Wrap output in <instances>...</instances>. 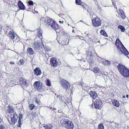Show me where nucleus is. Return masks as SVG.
<instances>
[{
	"label": "nucleus",
	"mask_w": 129,
	"mask_h": 129,
	"mask_svg": "<svg viewBox=\"0 0 129 129\" xmlns=\"http://www.w3.org/2000/svg\"><path fill=\"white\" fill-rule=\"evenodd\" d=\"M89 94L94 99H95L98 97L96 93L94 91H91L89 92Z\"/></svg>",
	"instance_id": "nucleus-22"
},
{
	"label": "nucleus",
	"mask_w": 129,
	"mask_h": 129,
	"mask_svg": "<svg viewBox=\"0 0 129 129\" xmlns=\"http://www.w3.org/2000/svg\"><path fill=\"white\" fill-rule=\"evenodd\" d=\"M50 26H51V27L55 30L58 29L59 28L58 25L57 24L56 22L54 21Z\"/></svg>",
	"instance_id": "nucleus-17"
},
{
	"label": "nucleus",
	"mask_w": 129,
	"mask_h": 129,
	"mask_svg": "<svg viewBox=\"0 0 129 129\" xmlns=\"http://www.w3.org/2000/svg\"><path fill=\"white\" fill-rule=\"evenodd\" d=\"M27 51L28 53L30 55H33L34 53V51L33 49L31 48H28Z\"/></svg>",
	"instance_id": "nucleus-26"
},
{
	"label": "nucleus",
	"mask_w": 129,
	"mask_h": 129,
	"mask_svg": "<svg viewBox=\"0 0 129 129\" xmlns=\"http://www.w3.org/2000/svg\"><path fill=\"white\" fill-rule=\"evenodd\" d=\"M95 107L96 109H101L102 107V102L100 99H97L94 103Z\"/></svg>",
	"instance_id": "nucleus-10"
},
{
	"label": "nucleus",
	"mask_w": 129,
	"mask_h": 129,
	"mask_svg": "<svg viewBox=\"0 0 129 129\" xmlns=\"http://www.w3.org/2000/svg\"><path fill=\"white\" fill-rule=\"evenodd\" d=\"M57 35L58 36L56 38L57 41L59 39H62L67 37V34L64 31L62 30H60L57 34Z\"/></svg>",
	"instance_id": "nucleus-8"
},
{
	"label": "nucleus",
	"mask_w": 129,
	"mask_h": 129,
	"mask_svg": "<svg viewBox=\"0 0 129 129\" xmlns=\"http://www.w3.org/2000/svg\"><path fill=\"white\" fill-rule=\"evenodd\" d=\"M116 1H117V0H116Z\"/></svg>",
	"instance_id": "nucleus-60"
},
{
	"label": "nucleus",
	"mask_w": 129,
	"mask_h": 129,
	"mask_svg": "<svg viewBox=\"0 0 129 129\" xmlns=\"http://www.w3.org/2000/svg\"><path fill=\"white\" fill-rule=\"evenodd\" d=\"M112 4L114 6V7H115V6H116V4H115V1H116V0H112Z\"/></svg>",
	"instance_id": "nucleus-42"
},
{
	"label": "nucleus",
	"mask_w": 129,
	"mask_h": 129,
	"mask_svg": "<svg viewBox=\"0 0 129 129\" xmlns=\"http://www.w3.org/2000/svg\"><path fill=\"white\" fill-rule=\"evenodd\" d=\"M59 22L60 23H63V21H59Z\"/></svg>",
	"instance_id": "nucleus-49"
},
{
	"label": "nucleus",
	"mask_w": 129,
	"mask_h": 129,
	"mask_svg": "<svg viewBox=\"0 0 129 129\" xmlns=\"http://www.w3.org/2000/svg\"><path fill=\"white\" fill-rule=\"evenodd\" d=\"M100 34L101 35L105 37H107L108 35L106 34V31L103 30H102L100 32Z\"/></svg>",
	"instance_id": "nucleus-29"
},
{
	"label": "nucleus",
	"mask_w": 129,
	"mask_h": 129,
	"mask_svg": "<svg viewBox=\"0 0 129 129\" xmlns=\"http://www.w3.org/2000/svg\"><path fill=\"white\" fill-rule=\"evenodd\" d=\"M93 71L95 73H97L99 72L100 70L98 68L94 67L93 68Z\"/></svg>",
	"instance_id": "nucleus-33"
},
{
	"label": "nucleus",
	"mask_w": 129,
	"mask_h": 129,
	"mask_svg": "<svg viewBox=\"0 0 129 129\" xmlns=\"http://www.w3.org/2000/svg\"><path fill=\"white\" fill-rule=\"evenodd\" d=\"M81 6L82 7L84 10H86L88 12H90V10L91 9L87 4L83 3Z\"/></svg>",
	"instance_id": "nucleus-15"
},
{
	"label": "nucleus",
	"mask_w": 129,
	"mask_h": 129,
	"mask_svg": "<svg viewBox=\"0 0 129 129\" xmlns=\"http://www.w3.org/2000/svg\"><path fill=\"white\" fill-rule=\"evenodd\" d=\"M11 4L12 5L15 4L16 3V0H11Z\"/></svg>",
	"instance_id": "nucleus-40"
},
{
	"label": "nucleus",
	"mask_w": 129,
	"mask_h": 129,
	"mask_svg": "<svg viewBox=\"0 0 129 129\" xmlns=\"http://www.w3.org/2000/svg\"><path fill=\"white\" fill-rule=\"evenodd\" d=\"M79 85H80L82 87V88H85V87H87V85L86 84L82 82H81L79 83Z\"/></svg>",
	"instance_id": "nucleus-30"
},
{
	"label": "nucleus",
	"mask_w": 129,
	"mask_h": 129,
	"mask_svg": "<svg viewBox=\"0 0 129 129\" xmlns=\"http://www.w3.org/2000/svg\"><path fill=\"white\" fill-rule=\"evenodd\" d=\"M118 28L120 29L121 31L122 32H123L125 30V28L122 25H120L118 26Z\"/></svg>",
	"instance_id": "nucleus-31"
},
{
	"label": "nucleus",
	"mask_w": 129,
	"mask_h": 129,
	"mask_svg": "<svg viewBox=\"0 0 129 129\" xmlns=\"http://www.w3.org/2000/svg\"><path fill=\"white\" fill-rule=\"evenodd\" d=\"M118 14L122 19H125L126 16L123 11L121 10H119Z\"/></svg>",
	"instance_id": "nucleus-18"
},
{
	"label": "nucleus",
	"mask_w": 129,
	"mask_h": 129,
	"mask_svg": "<svg viewBox=\"0 0 129 129\" xmlns=\"http://www.w3.org/2000/svg\"><path fill=\"white\" fill-rule=\"evenodd\" d=\"M55 95L57 96H58V94H57L56 93H55Z\"/></svg>",
	"instance_id": "nucleus-54"
},
{
	"label": "nucleus",
	"mask_w": 129,
	"mask_h": 129,
	"mask_svg": "<svg viewBox=\"0 0 129 129\" xmlns=\"http://www.w3.org/2000/svg\"><path fill=\"white\" fill-rule=\"evenodd\" d=\"M87 56H95L96 53L95 52L92 53L89 50H87L86 53Z\"/></svg>",
	"instance_id": "nucleus-23"
},
{
	"label": "nucleus",
	"mask_w": 129,
	"mask_h": 129,
	"mask_svg": "<svg viewBox=\"0 0 129 129\" xmlns=\"http://www.w3.org/2000/svg\"><path fill=\"white\" fill-rule=\"evenodd\" d=\"M35 106L33 104H30L29 106V108L31 110L32 109L35 107Z\"/></svg>",
	"instance_id": "nucleus-36"
},
{
	"label": "nucleus",
	"mask_w": 129,
	"mask_h": 129,
	"mask_svg": "<svg viewBox=\"0 0 129 129\" xmlns=\"http://www.w3.org/2000/svg\"><path fill=\"white\" fill-rule=\"evenodd\" d=\"M18 116L16 112L11 114L10 116H9L8 117V120L10 123L11 125H14L17 121Z\"/></svg>",
	"instance_id": "nucleus-4"
},
{
	"label": "nucleus",
	"mask_w": 129,
	"mask_h": 129,
	"mask_svg": "<svg viewBox=\"0 0 129 129\" xmlns=\"http://www.w3.org/2000/svg\"><path fill=\"white\" fill-rule=\"evenodd\" d=\"M28 3L30 5H32L33 4V2L31 1H28Z\"/></svg>",
	"instance_id": "nucleus-41"
},
{
	"label": "nucleus",
	"mask_w": 129,
	"mask_h": 129,
	"mask_svg": "<svg viewBox=\"0 0 129 129\" xmlns=\"http://www.w3.org/2000/svg\"><path fill=\"white\" fill-rule=\"evenodd\" d=\"M123 97L124 98H125V95H123Z\"/></svg>",
	"instance_id": "nucleus-52"
},
{
	"label": "nucleus",
	"mask_w": 129,
	"mask_h": 129,
	"mask_svg": "<svg viewBox=\"0 0 129 129\" xmlns=\"http://www.w3.org/2000/svg\"><path fill=\"white\" fill-rule=\"evenodd\" d=\"M4 1H5V0H3Z\"/></svg>",
	"instance_id": "nucleus-58"
},
{
	"label": "nucleus",
	"mask_w": 129,
	"mask_h": 129,
	"mask_svg": "<svg viewBox=\"0 0 129 129\" xmlns=\"http://www.w3.org/2000/svg\"><path fill=\"white\" fill-rule=\"evenodd\" d=\"M128 95H126V97L127 98H128Z\"/></svg>",
	"instance_id": "nucleus-51"
},
{
	"label": "nucleus",
	"mask_w": 129,
	"mask_h": 129,
	"mask_svg": "<svg viewBox=\"0 0 129 129\" xmlns=\"http://www.w3.org/2000/svg\"><path fill=\"white\" fill-rule=\"evenodd\" d=\"M62 88H65L67 90L69 88L70 86L69 83L66 80H63L62 81Z\"/></svg>",
	"instance_id": "nucleus-13"
},
{
	"label": "nucleus",
	"mask_w": 129,
	"mask_h": 129,
	"mask_svg": "<svg viewBox=\"0 0 129 129\" xmlns=\"http://www.w3.org/2000/svg\"><path fill=\"white\" fill-rule=\"evenodd\" d=\"M46 84L48 86H50L51 85L50 81L48 79L46 80Z\"/></svg>",
	"instance_id": "nucleus-37"
},
{
	"label": "nucleus",
	"mask_w": 129,
	"mask_h": 129,
	"mask_svg": "<svg viewBox=\"0 0 129 129\" xmlns=\"http://www.w3.org/2000/svg\"><path fill=\"white\" fill-rule=\"evenodd\" d=\"M106 61H107V60L103 59L102 62L103 63H104L105 64H106Z\"/></svg>",
	"instance_id": "nucleus-44"
},
{
	"label": "nucleus",
	"mask_w": 129,
	"mask_h": 129,
	"mask_svg": "<svg viewBox=\"0 0 129 129\" xmlns=\"http://www.w3.org/2000/svg\"><path fill=\"white\" fill-rule=\"evenodd\" d=\"M59 110H58V112H59V113H60V112H59Z\"/></svg>",
	"instance_id": "nucleus-56"
},
{
	"label": "nucleus",
	"mask_w": 129,
	"mask_h": 129,
	"mask_svg": "<svg viewBox=\"0 0 129 129\" xmlns=\"http://www.w3.org/2000/svg\"><path fill=\"white\" fill-rule=\"evenodd\" d=\"M25 62V59L23 58L20 60L19 62L20 63V65H22Z\"/></svg>",
	"instance_id": "nucleus-34"
},
{
	"label": "nucleus",
	"mask_w": 129,
	"mask_h": 129,
	"mask_svg": "<svg viewBox=\"0 0 129 129\" xmlns=\"http://www.w3.org/2000/svg\"><path fill=\"white\" fill-rule=\"evenodd\" d=\"M62 119L60 121V123L63 127L67 129H73L74 127L73 123L69 120L65 118L64 117H61Z\"/></svg>",
	"instance_id": "nucleus-1"
},
{
	"label": "nucleus",
	"mask_w": 129,
	"mask_h": 129,
	"mask_svg": "<svg viewBox=\"0 0 129 129\" xmlns=\"http://www.w3.org/2000/svg\"><path fill=\"white\" fill-rule=\"evenodd\" d=\"M91 65H92V64H90V66H91V67H92V66H91Z\"/></svg>",
	"instance_id": "nucleus-55"
},
{
	"label": "nucleus",
	"mask_w": 129,
	"mask_h": 129,
	"mask_svg": "<svg viewBox=\"0 0 129 129\" xmlns=\"http://www.w3.org/2000/svg\"><path fill=\"white\" fill-rule=\"evenodd\" d=\"M67 37L62 39H59L58 40V43L62 45L67 44L69 43V40L67 39Z\"/></svg>",
	"instance_id": "nucleus-12"
},
{
	"label": "nucleus",
	"mask_w": 129,
	"mask_h": 129,
	"mask_svg": "<svg viewBox=\"0 0 129 129\" xmlns=\"http://www.w3.org/2000/svg\"><path fill=\"white\" fill-rule=\"evenodd\" d=\"M8 36L9 38L12 40L14 39L16 37L15 33L14 31L12 30H10L9 31V33L8 34Z\"/></svg>",
	"instance_id": "nucleus-16"
},
{
	"label": "nucleus",
	"mask_w": 129,
	"mask_h": 129,
	"mask_svg": "<svg viewBox=\"0 0 129 129\" xmlns=\"http://www.w3.org/2000/svg\"><path fill=\"white\" fill-rule=\"evenodd\" d=\"M75 3L77 5H81L83 2L81 0H76Z\"/></svg>",
	"instance_id": "nucleus-32"
},
{
	"label": "nucleus",
	"mask_w": 129,
	"mask_h": 129,
	"mask_svg": "<svg viewBox=\"0 0 129 129\" xmlns=\"http://www.w3.org/2000/svg\"><path fill=\"white\" fill-rule=\"evenodd\" d=\"M35 101H36V102L37 104H39V102L38 100H37V98L36 99Z\"/></svg>",
	"instance_id": "nucleus-46"
},
{
	"label": "nucleus",
	"mask_w": 129,
	"mask_h": 129,
	"mask_svg": "<svg viewBox=\"0 0 129 129\" xmlns=\"http://www.w3.org/2000/svg\"><path fill=\"white\" fill-rule=\"evenodd\" d=\"M23 116V115L21 114H19V119H21Z\"/></svg>",
	"instance_id": "nucleus-45"
},
{
	"label": "nucleus",
	"mask_w": 129,
	"mask_h": 129,
	"mask_svg": "<svg viewBox=\"0 0 129 129\" xmlns=\"http://www.w3.org/2000/svg\"><path fill=\"white\" fill-rule=\"evenodd\" d=\"M92 23L93 26L98 27L102 24V20L97 16L94 17L92 20Z\"/></svg>",
	"instance_id": "nucleus-6"
},
{
	"label": "nucleus",
	"mask_w": 129,
	"mask_h": 129,
	"mask_svg": "<svg viewBox=\"0 0 129 129\" xmlns=\"http://www.w3.org/2000/svg\"><path fill=\"white\" fill-rule=\"evenodd\" d=\"M19 83L23 88H24L28 85V84L26 81V80L22 78L19 79Z\"/></svg>",
	"instance_id": "nucleus-9"
},
{
	"label": "nucleus",
	"mask_w": 129,
	"mask_h": 129,
	"mask_svg": "<svg viewBox=\"0 0 129 129\" xmlns=\"http://www.w3.org/2000/svg\"><path fill=\"white\" fill-rule=\"evenodd\" d=\"M99 129H104V127L102 123H100L98 125Z\"/></svg>",
	"instance_id": "nucleus-35"
},
{
	"label": "nucleus",
	"mask_w": 129,
	"mask_h": 129,
	"mask_svg": "<svg viewBox=\"0 0 129 129\" xmlns=\"http://www.w3.org/2000/svg\"><path fill=\"white\" fill-rule=\"evenodd\" d=\"M115 44L117 48L119 49L122 53L125 56H127L129 53L119 39L118 38L116 39Z\"/></svg>",
	"instance_id": "nucleus-3"
},
{
	"label": "nucleus",
	"mask_w": 129,
	"mask_h": 129,
	"mask_svg": "<svg viewBox=\"0 0 129 129\" xmlns=\"http://www.w3.org/2000/svg\"><path fill=\"white\" fill-rule=\"evenodd\" d=\"M10 63L11 64H14V62L11 61L10 62Z\"/></svg>",
	"instance_id": "nucleus-48"
},
{
	"label": "nucleus",
	"mask_w": 129,
	"mask_h": 129,
	"mask_svg": "<svg viewBox=\"0 0 129 129\" xmlns=\"http://www.w3.org/2000/svg\"><path fill=\"white\" fill-rule=\"evenodd\" d=\"M128 58L129 59V57H128Z\"/></svg>",
	"instance_id": "nucleus-59"
},
{
	"label": "nucleus",
	"mask_w": 129,
	"mask_h": 129,
	"mask_svg": "<svg viewBox=\"0 0 129 129\" xmlns=\"http://www.w3.org/2000/svg\"><path fill=\"white\" fill-rule=\"evenodd\" d=\"M42 45L41 42L38 41L34 43L33 47L35 50H39L40 49Z\"/></svg>",
	"instance_id": "nucleus-14"
},
{
	"label": "nucleus",
	"mask_w": 129,
	"mask_h": 129,
	"mask_svg": "<svg viewBox=\"0 0 129 129\" xmlns=\"http://www.w3.org/2000/svg\"><path fill=\"white\" fill-rule=\"evenodd\" d=\"M52 110L54 112H55V111H56V108H54L52 109Z\"/></svg>",
	"instance_id": "nucleus-47"
},
{
	"label": "nucleus",
	"mask_w": 129,
	"mask_h": 129,
	"mask_svg": "<svg viewBox=\"0 0 129 129\" xmlns=\"http://www.w3.org/2000/svg\"><path fill=\"white\" fill-rule=\"evenodd\" d=\"M53 127V125L51 124H46L43 126V127H44L45 129H51Z\"/></svg>",
	"instance_id": "nucleus-27"
},
{
	"label": "nucleus",
	"mask_w": 129,
	"mask_h": 129,
	"mask_svg": "<svg viewBox=\"0 0 129 129\" xmlns=\"http://www.w3.org/2000/svg\"><path fill=\"white\" fill-rule=\"evenodd\" d=\"M113 105L117 107H119V102L117 100H114L112 102Z\"/></svg>",
	"instance_id": "nucleus-25"
},
{
	"label": "nucleus",
	"mask_w": 129,
	"mask_h": 129,
	"mask_svg": "<svg viewBox=\"0 0 129 129\" xmlns=\"http://www.w3.org/2000/svg\"><path fill=\"white\" fill-rule=\"evenodd\" d=\"M48 56H50L49 55H48Z\"/></svg>",
	"instance_id": "nucleus-57"
},
{
	"label": "nucleus",
	"mask_w": 129,
	"mask_h": 129,
	"mask_svg": "<svg viewBox=\"0 0 129 129\" xmlns=\"http://www.w3.org/2000/svg\"><path fill=\"white\" fill-rule=\"evenodd\" d=\"M50 64L51 66L53 67H55L57 65L58 61L55 57H52L50 60Z\"/></svg>",
	"instance_id": "nucleus-11"
},
{
	"label": "nucleus",
	"mask_w": 129,
	"mask_h": 129,
	"mask_svg": "<svg viewBox=\"0 0 129 129\" xmlns=\"http://www.w3.org/2000/svg\"><path fill=\"white\" fill-rule=\"evenodd\" d=\"M7 112L8 113L12 114L15 112H14V109L13 107L12 106H9L7 107Z\"/></svg>",
	"instance_id": "nucleus-20"
},
{
	"label": "nucleus",
	"mask_w": 129,
	"mask_h": 129,
	"mask_svg": "<svg viewBox=\"0 0 129 129\" xmlns=\"http://www.w3.org/2000/svg\"><path fill=\"white\" fill-rule=\"evenodd\" d=\"M91 35H86L85 36V41L87 42L89 41H90V39H91Z\"/></svg>",
	"instance_id": "nucleus-28"
},
{
	"label": "nucleus",
	"mask_w": 129,
	"mask_h": 129,
	"mask_svg": "<svg viewBox=\"0 0 129 129\" xmlns=\"http://www.w3.org/2000/svg\"><path fill=\"white\" fill-rule=\"evenodd\" d=\"M38 31L37 35V36L40 38H42V31L40 28L38 29Z\"/></svg>",
	"instance_id": "nucleus-24"
},
{
	"label": "nucleus",
	"mask_w": 129,
	"mask_h": 129,
	"mask_svg": "<svg viewBox=\"0 0 129 129\" xmlns=\"http://www.w3.org/2000/svg\"><path fill=\"white\" fill-rule=\"evenodd\" d=\"M18 123L19 124V125H18V127H20V125L21 124V119H19Z\"/></svg>",
	"instance_id": "nucleus-39"
},
{
	"label": "nucleus",
	"mask_w": 129,
	"mask_h": 129,
	"mask_svg": "<svg viewBox=\"0 0 129 129\" xmlns=\"http://www.w3.org/2000/svg\"><path fill=\"white\" fill-rule=\"evenodd\" d=\"M118 70L121 74L126 78H129V70L124 65L119 63L117 66Z\"/></svg>",
	"instance_id": "nucleus-2"
},
{
	"label": "nucleus",
	"mask_w": 129,
	"mask_h": 129,
	"mask_svg": "<svg viewBox=\"0 0 129 129\" xmlns=\"http://www.w3.org/2000/svg\"><path fill=\"white\" fill-rule=\"evenodd\" d=\"M0 129H6V128L3 124L0 125Z\"/></svg>",
	"instance_id": "nucleus-38"
},
{
	"label": "nucleus",
	"mask_w": 129,
	"mask_h": 129,
	"mask_svg": "<svg viewBox=\"0 0 129 129\" xmlns=\"http://www.w3.org/2000/svg\"><path fill=\"white\" fill-rule=\"evenodd\" d=\"M34 85L35 88L39 92H41L45 89V87L44 84L41 83H40V81H37L35 82Z\"/></svg>",
	"instance_id": "nucleus-7"
},
{
	"label": "nucleus",
	"mask_w": 129,
	"mask_h": 129,
	"mask_svg": "<svg viewBox=\"0 0 129 129\" xmlns=\"http://www.w3.org/2000/svg\"><path fill=\"white\" fill-rule=\"evenodd\" d=\"M72 32L73 33H75V32H74V29H73V30H72Z\"/></svg>",
	"instance_id": "nucleus-53"
},
{
	"label": "nucleus",
	"mask_w": 129,
	"mask_h": 129,
	"mask_svg": "<svg viewBox=\"0 0 129 129\" xmlns=\"http://www.w3.org/2000/svg\"><path fill=\"white\" fill-rule=\"evenodd\" d=\"M41 22L44 23L46 26H50L54 21L51 18L48 17H42L40 19Z\"/></svg>",
	"instance_id": "nucleus-5"
},
{
	"label": "nucleus",
	"mask_w": 129,
	"mask_h": 129,
	"mask_svg": "<svg viewBox=\"0 0 129 129\" xmlns=\"http://www.w3.org/2000/svg\"><path fill=\"white\" fill-rule=\"evenodd\" d=\"M59 100H62V99L61 98H59Z\"/></svg>",
	"instance_id": "nucleus-50"
},
{
	"label": "nucleus",
	"mask_w": 129,
	"mask_h": 129,
	"mask_svg": "<svg viewBox=\"0 0 129 129\" xmlns=\"http://www.w3.org/2000/svg\"><path fill=\"white\" fill-rule=\"evenodd\" d=\"M18 6L19 9L21 10H24L25 9V6L22 2L19 1L18 3Z\"/></svg>",
	"instance_id": "nucleus-21"
},
{
	"label": "nucleus",
	"mask_w": 129,
	"mask_h": 129,
	"mask_svg": "<svg viewBox=\"0 0 129 129\" xmlns=\"http://www.w3.org/2000/svg\"><path fill=\"white\" fill-rule=\"evenodd\" d=\"M34 73L37 76H39L41 74V71L39 68L37 67L34 70Z\"/></svg>",
	"instance_id": "nucleus-19"
},
{
	"label": "nucleus",
	"mask_w": 129,
	"mask_h": 129,
	"mask_svg": "<svg viewBox=\"0 0 129 129\" xmlns=\"http://www.w3.org/2000/svg\"><path fill=\"white\" fill-rule=\"evenodd\" d=\"M111 63V62L110 61L107 60L106 61V65H110Z\"/></svg>",
	"instance_id": "nucleus-43"
}]
</instances>
